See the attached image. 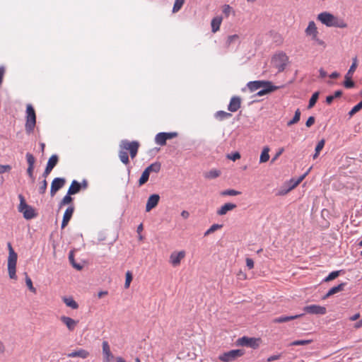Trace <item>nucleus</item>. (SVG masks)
Here are the masks:
<instances>
[{
  "mask_svg": "<svg viewBox=\"0 0 362 362\" xmlns=\"http://www.w3.org/2000/svg\"><path fill=\"white\" fill-rule=\"evenodd\" d=\"M7 247L8 249V272L9 277L12 279H16V263L18 255L12 247L11 243H8Z\"/></svg>",
  "mask_w": 362,
  "mask_h": 362,
  "instance_id": "nucleus-1",
  "label": "nucleus"
},
{
  "mask_svg": "<svg viewBox=\"0 0 362 362\" xmlns=\"http://www.w3.org/2000/svg\"><path fill=\"white\" fill-rule=\"evenodd\" d=\"M18 199L20 204L18 206V209L19 212L23 214L24 218L30 220L35 218L37 214L31 206L26 203L25 197L21 194H18Z\"/></svg>",
  "mask_w": 362,
  "mask_h": 362,
  "instance_id": "nucleus-2",
  "label": "nucleus"
},
{
  "mask_svg": "<svg viewBox=\"0 0 362 362\" xmlns=\"http://www.w3.org/2000/svg\"><path fill=\"white\" fill-rule=\"evenodd\" d=\"M317 19L324 25L327 27H337V28H345L346 24L341 23V25H338V19L334 15L328 12L320 13Z\"/></svg>",
  "mask_w": 362,
  "mask_h": 362,
  "instance_id": "nucleus-3",
  "label": "nucleus"
},
{
  "mask_svg": "<svg viewBox=\"0 0 362 362\" xmlns=\"http://www.w3.org/2000/svg\"><path fill=\"white\" fill-rule=\"evenodd\" d=\"M36 124V115L32 105L28 104L26 107V122L25 125V131L28 134L33 132Z\"/></svg>",
  "mask_w": 362,
  "mask_h": 362,
  "instance_id": "nucleus-4",
  "label": "nucleus"
},
{
  "mask_svg": "<svg viewBox=\"0 0 362 362\" xmlns=\"http://www.w3.org/2000/svg\"><path fill=\"white\" fill-rule=\"evenodd\" d=\"M245 354L243 349H233L219 355L218 359L222 362H233Z\"/></svg>",
  "mask_w": 362,
  "mask_h": 362,
  "instance_id": "nucleus-5",
  "label": "nucleus"
},
{
  "mask_svg": "<svg viewBox=\"0 0 362 362\" xmlns=\"http://www.w3.org/2000/svg\"><path fill=\"white\" fill-rule=\"evenodd\" d=\"M288 61V57L283 52L276 54L273 57V62L274 64V66L276 69H277L279 72H281L285 69V68L287 65Z\"/></svg>",
  "mask_w": 362,
  "mask_h": 362,
  "instance_id": "nucleus-6",
  "label": "nucleus"
},
{
  "mask_svg": "<svg viewBox=\"0 0 362 362\" xmlns=\"http://www.w3.org/2000/svg\"><path fill=\"white\" fill-rule=\"evenodd\" d=\"M119 147L124 150H129L131 158H134V157H136L137 154L138 149L139 147V143L136 141H133L130 142L127 139H124L122 140L119 144Z\"/></svg>",
  "mask_w": 362,
  "mask_h": 362,
  "instance_id": "nucleus-7",
  "label": "nucleus"
},
{
  "mask_svg": "<svg viewBox=\"0 0 362 362\" xmlns=\"http://www.w3.org/2000/svg\"><path fill=\"white\" fill-rule=\"evenodd\" d=\"M259 339L247 337L244 336L243 337L239 338L237 340L236 343L239 346L250 347L255 349L259 346Z\"/></svg>",
  "mask_w": 362,
  "mask_h": 362,
  "instance_id": "nucleus-8",
  "label": "nucleus"
},
{
  "mask_svg": "<svg viewBox=\"0 0 362 362\" xmlns=\"http://www.w3.org/2000/svg\"><path fill=\"white\" fill-rule=\"evenodd\" d=\"M303 311L308 314L322 315L326 314L327 309L325 306L313 304L305 306L303 308Z\"/></svg>",
  "mask_w": 362,
  "mask_h": 362,
  "instance_id": "nucleus-9",
  "label": "nucleus"
},
{
  "mask_svg": "<svg viewBox=\"0 0 362 362\" xmlns=\"http://www.w3.org/2000/svg\"><path fill=\"white\" fill-rule=\"evenodd\" d=\"M59 160V158L57 155L54 154L52 155L48 160L46 168L42 174V175L39 177V179L42 178H47V177L49 175V174L51 173V171L53 170V168L57 165Z\"/></svg>",
  "mask_w": 362,
  "mask_h": 362,
  "instance_id": "nucleus-10",
  "label": "nucleus"
},
{
  "mask_svg": "<svg viewBox=\"0 0 362 362\" xmlns=\"http://www.w3.org/2000/svg\"><path fill=\"white\" fill-rule=\"evenodd\" d=\"M66 183V180L64 177H55L50 187V195L54 197L56 193L62 189Z\"/></svg>",
  "mask_w": 362,
  "mask_h": 362,
  "instance_id": "nucleus-11",
  "label": "nucleus"
},
{
  "mask_svg": "<svg viewBox=\"0 0 362 362\" xmlns=\"http://www.w3.org/2000/svg\"><path fill=\"white\" fill-rule=\"evenodd\" d=\"M159 200L160 196L158 194L150 195L146 204V211L149 212L151 209L155 208L158 205Z\"/></svg>",
  "mask_w": 362,
  "mask_h": 362,
  "instance_id": "nucleus-12",
  "label": "nucleus"
},
{
  "mask_svg": "<svg viewBox=\"0 0 362 362\" xmlns=\"http://www.w3.org/2000/svg\"><path fill=\"white\" fill-rule=\"evenodd\" d=\"M267 83L269 84H264L260 90L257 93V96H263L268 93H272L274 90H277L278 87L273 85L272 82L268 81Z\"/></svg>",
  "mask_w": 362,
  "mask_h": 362,
  "instance_id": "nucleus-13",
  "label": "nucleus"
},
{
  "mask_svg": "<svg viewBox=\"0 0 362 362\" xmlns=\"http://www.w3.org/2000/svg\"><path fill=\"white\" fill-rule=\"evenodd\" d=\"M241 105V98L239 96H233L228 105V110L234 112L239 110Z\"/></svg>",
  "mask_w": 362,
  "mask_h": 362,
  "instance_id": "nucleus-14",
  "label": "nucleus"
},
{
  "mask_svg": "<svg viewBox=\"0 0 362 362\" xmlns=\"http://www.w3.org/2000/svg\"><path fill=\"white\" fill-rule=\"evenodd\" d=\"M304 315L303 313L294 315H281L277 317H275L273 320L274 323H284L291 320H293L298 318H300Z\"/></svg>",
  "mask_w": 362,
  "mask_h": 362,
  "instance_id": "nucleus-15",
  "label": "nucleus"
},
{
  "mask_svg": "<svg viewBox=\"0 0 362 362\" xmlns=\"http://www.w3.org/2000/svg\"><path fill=\"white\" fill-rule=\"evenodd\" d=\"M74 211V207L73 206H69L63 216L62 221V228H65L71 220L73 213Z\"/></svg>",
  "mask_w": 362,
  "mask_h": 362,
  "instance_id": "nucleus-16",
  "label": "nucleus"
},
{
  "mask_svg": "<svg viewBox=\"0 0 362 362\" xmlns=\"http://www.w3.org/2000/svg\"><path fill=\"white\" fill-rule=\"evenodd\" d=\"M89 355H90V353L88 351L83 349H78L74 350L73 351L67 354V357H69V358L79 357L83 359H85V358H88L89 356Z\"/></svg>",
  "mask_w": 362,
  "mask_h": 362,
  "instance_id": "nucleus-17",
  "label": "nucleus"
},
{
  "mask_svg": "<svg viewBox=\"0 0 362 362\" xmlns=\"http://www.w3.org/2000/svg\"><path fill=\"white\" fill-rule=\"evenodd\" d=\"M185 256V251H180L178 252H173L170 257V260L171 264L173 266H177V265L180 264L181 259L182 258H184Z\"/></svg>",
  "mask_w": 362,
  "mask_h": 362,
  "instance_id": "nucleus-18",
  "label": "nucleus"
},
{
  "mask_svg": "<svg viewBox=\"0 0 362 362\" xmlns=\"http://www.w3.org/2000/svg\"><path fill=\"white\" fill-rule=\"evenodd\" d=\"M268 81H253L247 83V87L251 92H255L260 89L264 84L267 83Z\"/></svg>",
  "mask_w": 362,
  "mask_h": 362,
  "instance_id": "nucleus-19",
  "label": "nucleus"
},
{
  "mask_svg": "<svg viewBox=\"0 0 362 362\" xmlns=\"http://www.w3.org/2000/svg\"><path fill=\"white\" fill-rule=\"evenodd\" d=\"M346 285V283L343 282L336 286L331 288L328 291V292L322 297V299L325 300L328 298L329 296L343 291Z\"/></svg>",
  "mask_w": 362,
  "mask_h": 362,
  "instance_id": "nucleus-20",
  "label": "nucleus"
},
{
  "mask_svg": "<svg viewBox=\"0 0 362 362\" xmlns=\"http://www.w3.org/2000/svg\"><path fill=\"white\" fill-rule=\"evenodd\" d=\"M60 320L67 327L69 331H73L77 325V321L69 317L62 316Z\"/></svg>",
  "mask_w": 362,
  "mask_h": 362,
  "instance_id": "nucleus-21",
  "label": "nucleus"
},
{
  "mask_svg": "<svg viewBox=\"0 0 362 362\" xmlns=\"http://www.w3.org/2000/svg\"><path fill=\"white\" fill-rule=\"evenodd\" d=\"M236 204L233 203H226L223 205L220 209L217 210V214L219 216H223L227 214L228 211H231L236 208Z\"/></svg>",
  "mask_w": 362,
  "mask_h": 362,
  "instance_id": "nucleus-22",
  "label": "nucleus"
},
{
  "mask_svg": "<svg viewBox=\"0 0 362 362\" xmlns=\"http://www.w3.org/2000/svg\"><path fill=\"white\" fill-rule=\"evenodd\" d=\"M82 188V185L80 182H78L77 180H74L71 182V184L68 189L69 194H77L81 189Z\"/></svg>",
  "mask_w": 362,
  "mask_h": 362,
  "instance_id": "nucleus-23",
  "label": "nucleus"
},
{
  "mask_svg": "<svg viewBox=\"0 0 362 362\" xmlns=\"http://www.w3.org/2000/svg\"><path fill=\"white\" fill-rule=\"evenodd\" d=\"M222 18L220 16H216L211 20V25L213 33H216L219 30Z\"/></svg>",
  "mask_w": 362,
  "mask_h": 362,
  "instance_id": "nucleus-24",
  "label": "nucleus"
},
{
  "mask_svg": "<svg viewBox=\"0 0 362 362\" xmlns=\"http://www.w3.org/2000/svg\"><path fill=\"white\" fill-rule=\"evenodd\" d=\"M161 164L159 162H155L148 165L144 170L150 175L151 173H158L160 170Z\"/></svg>",
  "mask_w": 362,
  "mask_h": 362,
  "instance_id": "nucleus-25",
  "label": "nucleus"
},
{
  "mask_svg": "<svg viewBox=\"0 0 362 362\" xmlns=\"http://www.w3.org/2000/svg\"><path fill=\"white\" fill-rule=\"evenodd\" d=\"M166 141H167V140L164 135V132H160L156 135L155 142L156 144L163 146L166 144Z\"/></svg>",
  "mask_w": 362,
  "mask_h": 362,
  "instance_id": "nucleus-26",
  "label": "nucleus"
},
{
  "mask_svg": "<svg viewBox=\"0 0 362 362\" xmlns=\"http://www.w3.org/2000/svg\"><path fill=\"white\" fill-rule=\"evenodd\" d=\"M127 150H124L123 148H121V150L119 151V158L122 163H123L125 165H128L129 163V159Z\"/></svg>",
  "mask_w": 362,
  "mask_h": 362,
  "instance_id": "nucleus-27",
  "label": "nucleus"
},
{
  "mask_svg": "<svg viewBox=\"0 0 362 362\" xmlns=\"http://www.w3.org/2000/svg\"><path fill=\"white\" fill-rule=\"evenodd\" d=\"M232 115L229 112H225L223 110L217 111L215 114V117L219 120H224L230 118Z\"/></svg>",
  "mask_w": 362,
  "mask_h": 362,
  "instance_id": "nucleus-28",
  "label": "nucleus"
},
{
  "mask_svg": "<svg viewBox=\"0 0 362 362\" xmlns=\"http://www.w3.org/2000/svg\"><path fill=\"white\" fill-rule=\"evenodd\" d=\"M305 33L307 35H311L312 34L317 33V27L314 21H310L307 28L305 29Z\"/></svg>",
  "mask_w": 362,
  "mask_h": 362,
  "instance_id": "nucleus-29",
  "label": "nucleus"
},
{
  "mask_svg": "<svg viewBox=\"0 0 362 362\" xmlns=\"http://www.w3.org/2000/svg\"><path fill=\"white\" fill-rule=\"evenodd\" d=\"M103 352L105 356L108 359L110 357L112 358V354L110 351V346L107 341L103 342Z\"/></svg>",
  "mask_w": 362,
  "mask_h": 362,
  "instance_id": "nucleus-30",
  "label": "nucleus"
},
{
  "mask_svg": "<svg viewBox=\"0 0 362 362\" xmlns=\"http://www.w3.org/2000/svg\"><path fill=\"white\" fill-rule=\"evenodd\" d=\"M269 148L268 147H264L261 153L260 158H259V162L260 163H265L269 159Z\"/></svg>",
  "mask_w": 362,
  "mask_h": 362,
  "instance_id": "nucleus-31",
  "label": "nucleus"
},
{
  "mask_svg": "<svg viewBox=\"0 0 362 362\" xmlns=\"http://www.w3.org/2000/svg\"><path fill=\"white\" fill-rule=\"evenodd\" d=\"M64 302L66 306L72 309H77L78 307V303L72 298H64Z\"/></svg>",
  "mask_w": 362,
  "mask_h": 362,
  "instance_id": "nucleus-32",
  "label": "nucleus"
},
{
  "mask_svg": "<svg viewBox=\"0 0 362 362\" xmlns=\"http://www.w3.org/2000/svg\"><path fill=\"white\" fill-rule=\"evenodd\" d=\"M69 260L70 262V263L71 264V265L73 266V267H74L75 269H76L77 270H81L83 268V266L78 263H76L74 260V253L72 251H71L69 254Z\"/></svg>",
  "mask_w": 362,
  "mask_h": 362,
  "instance_id": "nucleus-33",
  "label": "nucleus"
},
{
  "mask_svg": "<svg viewBox=\"0 0 362 362\" xmlns=\"http://www.w3.org/2000/svg\"><path fill=\"white\" fill-rule=\"evenodd\" d=\"M71 194H69V192L67 191L66 194L63 197V199L59 203V207L62 208L63 206L70 204L73 199L71 197Z\"/></svg>",
  "mask_w": 362,
  "mask_h": 362,
  "instance_id": "nucleus-34",
  "label": "nucleus"
},
{
  "mask_svg": "<svg viewBox=\"0 0 362 362\" xmlns=\"http://www.w3.org/2000/svg\"><path fill=\"white\" fill-rule=\"evenodd\" d=\"M341 271L339 270V271H333L332 272H330L328 276H327L324 279H323V281L324 282H328V281H330L332 280H334L337 277H338L339 276V274Z\"/></svg>",
  "mask_w": 362,
  "mask_h": 362,
  "instance_id": "nucleus-35",
  "label": "nucleus"
},
{
  "mask_svg": "<svg viewBox=\"0 0 362 362\" xmlns=\"http://www.w3.org/2000/svg\"><path fill=\"white\" fill-rule=\"evenodd\" d=\"M319 95H320V93L318 91L315 92L312 95L311 98L309 100V103H308V107L309 109L312 108L315 105V103H317V101L318 100Z\"/></svg>",
  "mask_w": 362,
  "mask_h": 362,
  "instance_id": "nucleus-36",
  "label": "nucleus"
},
{
  "mask_svg": "<svg viewBox=\"0 0 362 362\" xmlns=\"http://www.w3.org/2000/svg\"><path fill=\"white\" fill-rule=\"evenodd\" d=\"M344 86L346 88H352L355 86V83L352 80L351 76H344Z\"/></svg>",
  "mask_w": 362,
  "mask_h": 362,
  "instance_id": "nucleus-37",
  "label": "nucleus"
},
{
  "mask_svg": "<svg viewBox=\"0 0 362 362\" xmlns=\"http://www.w3.org/2000/svg\"><path fill=\"white\" fill-rule=\"evenodd\" d=\"M300 118V111L299 109H297L295 112V115L292 119H291L289 122H288L287 125L291 126L296 123H297Z\"/></svg>",
  "mask_w": 362,
  "mask_h": 362,
  "instance_id": "nucleus-38",
  "label": "nucleus"
},
{
  "mask_svg": "<svg viewBox=\"0 0 362 362\" xmlns=\"http://www.w3.org/2000/svg\"><path fill=\"white\" fill-rule=\"evenodd\" d=\"M221 174V172L218 170H211L205 175V177L208 179H215L218 177Z\"/></svg>",
  "mask_w": 362,
  "mask_h": 362,
  "instance_id": "nucleus-39",
  "label": "nucleus"
},
{
  "mask_svg": "<svg viewBox=\"0 0 362 362\" xmlns=\"http://www.w3.org/2000/svg\"><path fill=\"white\" fill-rule=\"evenodd\" d=\"M149 174L147 173V171L144 170L141 176L140 177L139 180V186L141 187L143 185H144L149 179Z\"/></svg>",
  "mask_w": 362,
  "mask_h": 362,
  "instance_id": "nucleus-40",
  "label": "nucleus"
},
{
  "mask_svg": "<svg viewBox=\"0 0 362 362\" xmlns=\"http://www.w3.org/2000/svg\"><path fill=\"white\" fill-rule=\"evenodd\" d=\"M239 36L238 35H232L228 37L226 45L230 46L232 44L239 43Z\"/></svg>",
  "mask_w": 362,
  "mask_h": 362,
  "instance_id": "nucleus-41",
  "label": "nucleus"
},
{
  "mask_svg": "<svg viewBox=\"0 0 362 362\" xmlns=\"http://www.w3.org/2000/svg\"><path fill=\"white\" fill-rule=\"evenodd\" d=\"M362 109V101L359 102L355 106H354L351 110L349 112L348 115L350 117L354 116L356 112L360 111Z\"/></svg>",
  "mask_w": 362,
  "mask_h": 362,
  "instance_id": "nucleus-42",
  "label": "nucleus"
},
{
  "mask_svg": "<svg viewBox=\"0 0 362 362\" xmlns=\"http://www.w3.org/2000/svg\"><path fill=\"white\" fill-rule=\"evenodd\" d=\"M356 67H357V58L355 57L353 59L352 64L351 65L349 69L348 70V71L345 76L352 77V75H353L354 72L356 71Z\"/></svg>",
  "mask_w": 362,
  "mask_h": 362,
  "instance_id": "nucleus-43",
  "label": "nucleus"
},
{
  "mask_svg": "<svg viewBox=\"0 0 362 362\" xmlns=\"http://www.w3.org/2000/svg\"><path fill=\"white\" fill-rule=\"evenodd\" d=\"M222 11H223V13L225 15L226 17H228L231 13L235 15V11L228 4H225L223 6Z\"/></svg>",
  "mask_w": 362,
  "mask_h": 362,
  "instance_id": "nucleus-44",
  "label": "nucleus"
},
{
  "mask_svg": "<svg viewBox=\"0 0 362 362\" xmlns=\"http://www.w3.org/2000/svg\"><path fill=\"white\" fill-rule=\"evenodd\" d=\"M222 227H223V225H221V224L214 223L204 233V235L205 236L209 235V234L214 233V231H216L218 229L221 228Z\"/></svg>",
  "mask_w": 362,
  "mask_h": 362,
  "instance_id": "nucleus-45",
  "label": "nucleus"
},
{
  "mask_svg": "<svg viewBox=\"0 0 362 362\" xmlns=\"http://www.w3.org/2000/svg\"><path fill=\"white\" fill-rule=\"evenodd\" d=\"M241 192L235 189H229L221 192V194L223 196H236L240 194Z\"/></svg>",
  "mask_w": 362,
  "mask_h": 362,
  "instance_id": "nucleus-46",
  "label": "nucleus"
},
{
  "mask_svg": "<svg viewBox=\"0 0 362 362\" xmlns=\"http://www.w3.org/2000/svg\"><path fill=\"white\" fill-rule=\"evenodd\" d=\"M47 187V182L46 178H43V180L40 182V185L38 189V192L40 194H43L46 192Z\"/></svg>",
  "mask_w": 362,
  "mask_h": 362,
  "instance_id": "nucleus-47",
  "label": "nucleus"
},
{
  "mask_svg": "<svg viewBox=\"0 0 362 362\" xmlns=\"http://www.w3.org/2000/svg\"><path fill=\"white\" fill-rule=\"evenodd\" d=\"M184 2L185 0H175L173 8V12L177 13L183 6Z\"/></svg>",
  "mask_w": 362,
  "mask_h": 362,
  "instance_id": "nucleus-48",
  "label": "nucleus"
},
{
  "mask_svg": "<svg viewBox=\"0 0 362 362\" xmlns=\"http://www.w3.org/2000/svg\"><path fill=\"white\" fill-rule=\"evenodd\" d=\"M132 279H133V276H132V272L129 271H127L126 273V279H125V283H124V287L126 288H128L129 287L130 284L132 281Z\"/></svg>",
  "mask_w": 362,
  "mask_h": 362,
  "instance_id": "nucleus-49",
  "label": "nucleus"
},
{
  "mask_svg": "<svg viewBox=\"0 0 362 362\" xmlns=\"http://www.w3.org/2000/svg\"><path fill=\"white\" fill-rule=\"evenodd\" d=\"M25 284L31 292H33V293L36 292L35 288L33 286V282H32L31 279L27 274L25 276Z\"/></svg>",
  "mask_w": 362,
  "mask_h": 362,
  "instance_id": "nucleus-50",
  "label": "nucleus"
},
{
  "mask_svg": "<svg viewBox=\"0 0 362 362\" xmlns=\"http://www.w3.org/2000/svg\"><path fill=\"white\" fill-rule=\"evenodd\" d=\"M311 170V168H310L304 174H303L302 175H300L298 179L297 180H296L294 182V183L292 185V188L295 187L296 186H297L298 184H300L303 180V179L306 177V175L309 173L310 170Z\"/></svg>",
  "mask_w": 362,
  "mask_h": 362,
  "instance_id": "nucleus-51",
  "label": "nucleus"
},
{
  "mask_svg": "<svg viewBox=\"0 0 362 362\" xmlns=\"http://www.w3.org/2000/svg\"><path fill=\"white\" fill-rule=\"evenodd\" d=\"M26 160L28 164V166L34 167L35 163V158L33 154L30 153H27L25 155Z\"/></svg>",
  "mask_w": 362,
  "mask_h": 362,
  "instance_id": "nucleus-52",
  "label": "nucleus"
},
{
  "mask_svg": "<svg viewBox=\"0 0 362 362\" xmlns=\"http://www.w3.org/2000/svg\"><path fill=\"white\" fill-rule=\"evenodd\" d=\"M311 342V340H296L291 343V346H303Z\"/></svg>",
  "mask_w": 362,
  "mask_h": 362,
  "instance_id": "nucleus-53",
  "label": "nucleus"
},
{
  "mask_svg": "<svg viewBox=\"0 0 362 362\" xmlns=\"http://www.w3.org/2000/svg\"><path fill=\"white\" fill-rule=\"evenodd\" d=\"M325 139H322L320 140L317 144L315 146V151H316L317 153H320V152L321 151V150L323 148L324 146H325Z\"/></svg>",
  "mask_w": 362,
  "mask_h": 362,
  "instance_id": "nucleus-54",
  "label": "nucleus"
},
{
  "mask_svg": "<svg viewBox=\"0 0 362 362\" xmlns=\"http://www.w3.org/2000/svg\"><path fill=\"white\" fill-rule=\"evenodd\" d=\"M227 158H228V159L231 160L235 161V160H238V159H239V158H240V153H239V152L235 151V152H234V153H230V154H228V155L227 156Z\"/></svg>",
  "mask_w": 362,
  "mask_h": 362,
  "instance_id": "nucleus-55",
  "label": "nucleus"
},
{
  "mask_svg": "<svg viewBox=\"0 0 362 362\" xmlns=\"http://www.w3.org/2000/svg\"><path fill=\"white\" fill-rule=\"evenodd\" d=\"M164 135L166 138V140L172 139L177 136V132H164Z\"/></svg>",
  "mask_w": 362,
  "mask_h": 362,
  "instance_id": "nucleus-56",
  "label": "nucleus"
},
{
  "mask_svg": "<svg viewBox=\"0 0 362 362\" xmlns=\"http://www.w3.org/2000/svg\"><path fill=\"white\" fill-rule=\"evenodd\" d=\"M315 119L313 116H310L308 118L305 125L307 127H310L315 123Z\"/></svg>",
  "mask_w": 362,
  "mask_h": 362,
  "instance_id": "nucleus-57",
  "label": "nucleus"
},
{
  "mask_svg": "<svg viewBox=\"0 0 362 362\" xmlns=\"http://www.w3.org/2000/svg\"><path fill=\"white\" fill-rule=\"evenodd\" d=\"M11 169V167L9 165H0V174H2L6 171H8Z\"/></svg>",
  "mask_w": 362,
  "mask_h": 362,
  "instance_id": "nucleus-58",
  "label": "nucleus"
},
{
  "mask_svg": "<svg viewBox=\"0 0 362 362\" xmlns=\"http://www.w3.org/2000/svg\"><path fill=\"white\" fill-rule=\"evenodd\" d=\"M33 170L34 167L28 166L27 168V174L32 179L33 181L35 180V177H33Z\"/></svg>",
  "mask_w": 362,
  "mask_h": 362,
  "instance_id": "nucleus-59",
  "label": "nucleus"
},
{
  "mask_svg": "<svg viewBox=\"0 0 362 362\" xmlns=\"http://www.w3.org/2000/svg\"><path fill=\"white\" fill-rule=\"evenodd\" d=\"M246 265L249 269H252L254 267V261L251 258H247Z\"/></svg>",
  "mask_w": 362,
  "mask_h": 362,
  "instance_id": "nucleus-60",
  "label": "nucleus"
},
{
  "mask_svg": "<svg viewBox=\"0 0 362 362\" xmlns=\"http://www.w3.org/2000/svg\"><path fill=\"white\" fill-rule=\"evenodd\" d=\"M5 68L3 66H0V85L2 83Z\"/></svg>",
  "mask_w": 362,
  "mask_h": 362,
  "instance_id": "nucleus-61",
  "label": "nucleus"
},
{
  "mask_svg": "<svg viewBox=\"0 0 362 362\" xmlns=\"http://www.w3.org/2000/svg\"><path fill=\"white\" fill-rule=\"evenodd\" d=\"M280 358V355H273L267 358L268 362H271L275 360H278Z\"/></svg>",
  "mask_w": 362,
  "mask_h": 362,
  "instance_id": "nucleus-62",
  "label": "nucleus"
},
{
  "mask_svg": "<svg viewBox=\"0 0 362 362\" xmlns=\"http://www.w3.org/2000/svg\"><path fill=\"white\" fill-rule=\"evenodd\" d=\"M342 91L341 90H337L334 92V93L332 95L334 98H340L342 95Z\"/></svg>",
  "mask_w": 362,
  "mask_h": 362,
  "instance_id": "nucleus-63",
  "label": "nucleus"
},
{
  "mask_svg": "<svg viewBox=\"0 0 362 362\" xmlns=\"http://www.w3.org/2000/svg\"><path fill=\"white\" fill-rule=\"evenodd\" d=\"M181 216L183 218L187 219L189 216V213L187 211L184 210L181 212Z\"/></svg>",
  "mask_w": 362,
  "mask_h": 362,
  "instance_id": "nucleus-64",
  "label": "nucleus"
}]
</instances>
